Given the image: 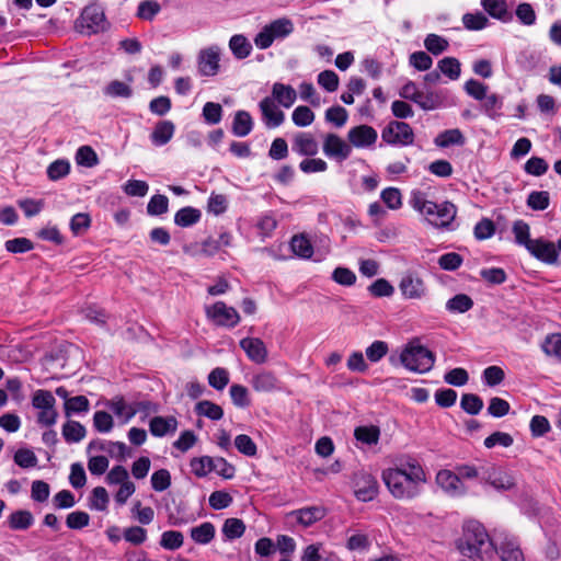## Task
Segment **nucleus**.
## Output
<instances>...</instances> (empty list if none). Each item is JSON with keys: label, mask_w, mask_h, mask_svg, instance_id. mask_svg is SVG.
Returning a JSON list of instances; mask_svg holds the SVG:
<instances>
[{"label": "nucleus", "mask_w": 561, "mask_h": 561, "mask_svg": "<svg viewBox=\"0 0 561 561\" xmlns=\"http://www.w3.org/2000/svg\"><path fill=\"white\" fill-rule=\"evenodd\" d=\"M382 480L389 492L397 499L409 500L417 495L421 467L417 460H401L382 472Z\"/></svg>", "instance_id": "nucleus-1"}, {"label": "nucleus", "mask_w": 561, "mask_h": 561, "mask_svg": "<svg viewBox=\"0 0 561 561\" xmlns=\"http://www.w3.org/2000/svg\"><path fill=\"white\" fill-rule=\"evenodd\" d=\"M457 550L472 561H484L493 557L494 545L485 529L478 520H467L462 534L456 540Z\"/></svg>", "instance_id": "nucleus-2"}, {"label": "nucleus", "mask_w": 561, "mask_h": 561, "mask_svg": "<svg viewBox=\"0 0 561 561\" xmlns=\"http://www.w3.org/2000/svg\"><path fill=\"white\" fill-rule=\"evenodd\" d=\"M56 399L48 390L38 389L32 396V407L38 411L37 423L49 427L57 423Z\"/></svg>", "instance_id": "nucleus-3"}, {"label": "nucleus", "mask_w": 561, "mask_h": 561, "mask_svg": "<svg viewBox=\"0 0 561 561\" xmlns=\"http://www.w3.org/2000/svg\"><path fill=\"white\" fill-rule=\"evenodd\" d=\"M294 24L289 19H277L266 24L254 37V44L259 49L268 48L274 41L282 39L291 34Z\"/></svg>", "instance_id": "nucleus-4"}, {"label": "nucleus", "mask_w": 561, "mask_h": 561, "mask_svg": "<svg viewBox=\"0 0 561 561\" xmlns=\"http://www.w3.org/2000/svg\"><path fill=\"white\" fill-rule=\"evenodd\" d=\"M208 321L217 327L232 329L237 327L241 317L236 308L227 306L224 301H216L204 307Z\"/></svg>", "instance_id": "nucleus-5"}, {"label": "nucleus", "mask_w": 561, "mask_h": 561, "mask_svg": "<svg viewBox=\"0 0 561 561\" xmlns=\"http://www.w3.org/2000/svg\"><path fill=\"white\" fill-rule=\"evenodd\" d=\"M456 207L449 202L436 204L433 202L423 201V214L426 220L434 227L445 228L448 227L456 217Z\"/></svg>", "instance_id": "nucleus-6"}, {"label": "nucleus", "mask_w": 561, "mask_h": 561, "mask_svg": "<svg viewBox=\"0 0 561 561\" xmlns=\"http://www.w3.org/2000/svg\"><path fill=\"white\" fill-rule=\"evenodd\" d=\"M105 27L103 10L95 4L88 5L76 22V28L85 35L98 33Z\"/></svg>", "instance_id": "nucleus-7"}, {"label": "nucleus", "mask_w": 561, "mask_h": 561, "mask_svg": "<svg viewBox=\"0 0 561 561\" xmlns=\"http://www.w3.org/2000/svg\"><path fill=\"white\" fill-rule=\"evenodd\" d=\"M354 495L362 502L373 501L378 493V482L368 472L359 471L353 477Z\"/></svg>", "instance_id": "nucleus-8"}, {"label": "nucleus", "mask_w": 561, "mask_h": 561, "mask_svg": "<svg viewBox=\"0 0 561 561\" xmlns=\"http://www.w3.org/2000/svg\"><path fill=\"white\" fill-rule=\"evenodd\" d=\"M221 49L217 45L208 46L202 49L197 56V67L202 76L214 77L220 70Z\"/></svg>", "instance_id": "nucleus-9"}, {"label": "nucleus", "mask_w": 561, "mask_h": 561, "mask_svg": "<svg viewBox=\"0 0 561 561\" xmlns=\"http://www.w3.org/2000/svg\"><path fill=\"white\" fill-rule=\"evenodd\" d=\"M322 150L328 158L340 162L346 160L352 153L350 142H346L342 137L332 133L323 137Z\"/></svg>", "instance_id": "nucleus-10"}, {"label": "nucleus", "mask_w": 561, "mask_h": 561, "mask_svg": "<svg viewBox=\"0 0 561 561\" xmlns=\"http://www.w3.org/2000/svg\"><path fill=\"white\" fill-rule=\"evenodd\" d=\"M399 359L405 369L417 373L421 364V340L413 337L404 344L399 353Z\"/></svg>", "instance_id": "nucleus-11"}, {"label": "nucleus", "mask_w": 561, "mask_h": 561, "mask_svg": "<svg viewBox=\"0 0 561 561\" xmlns=\"http://www.w3.org/2000/svg\"><path fill=\"white\" fill-rule=\"evenodd\" d=\"M382 139L392 145H409L413 141V133L408 124L391 122L383 129Z\"/></svg>", "instance_id": "nucleus-12"}, {"label": "nucleus", "mask_w": 561, "mask_h": 561, "mask_svg": "<svg viewBox=\"0 0 561 561\" xmlns=\"http://www.w3.org/2000/svg\"><path fill=\"white\" fill-rule=\"evenodd\" d=\"M377 137V131L368 125L352 127L347 133V140L351 147L355 148L370 147L376 142Z\"/></svg>", "instance_id": "nucleus-13"}, {"label": "nucleus", "mask_w": 561, "mask_h": 561, "mask_svg": "<svg viewBox=\"0 0 561 561\" xmlns=\"http://www.w3.org/2000/svg\"><path fill=\"white\" fill-rule=\"evenodd\" d=\"M527 251L543 263L556 264L558 262V251L551 241L541 238L535 239L533 243H529Z\"/></svg>", "instance_id": "nucleus-14"}, {"label": "nucleus", "mask_w": 561, "mask_h": 561, "mask_svg": "<svg viewBox=\"0 0 561 561\" xmlns=\"http://www.w3.org/2000/svg\"><path fill=\"white\" fill-rule=\"evenodd\" d=\"M240 346L250 360L256 364H264L267 360V350L262 340L245 337L240 341Z\"/></svg>", "instance_id": "nucleus-15"}, {"label": "nucleus", "mask_w": 561, "mask_h": 561, "mask_svg": "<svg viewBox=\"0 0 561 561\" xmlns=\"http://www.w3.org/2000/svg\"><path fill=\"white\" fill-rule=\"evenodd\" d=\"M251 386L256 392L270 393L278 391L279 380L274 373L267 370H261L254 374L251 378Z\"/></svg>", "instance_id": "nucleus-16"}, {"label": "nucleus", "mask_w": 561, "mask_h": 561, "mask_svg": "<svg viewBox=\"0 0 561 561\" xmlns=\"http://www.w3.org/2000/svg\"><path fill=\"white\" fill-rule=\"evenodd\" d=\"M484 479L496 490H511L516 484L510 472L496 467L489 468L485 471Z\"/></svg>", "instance_id": "nucleus-17"}, {"label": "nucleus", "mask_w": 561, "mask_h": 561, "mask_svg": "<svg viewBox=\"0 0 561 561\" xmlns=\"http://www.w3.org/2000/svg\"><path fill=\"white\" fill-rule=\"evenodd\" d=\"M260 108L263 119L268 128L278 127L284 122L285 115L275 104L273 99L264 98L260 102Z\"/></svg>", "instance_id": "nucleus-18"}, {"label": "nucleus", "mask_w": 561, "mask_h": 561, "mask_svg": "<svg viewBox=\"0 0 561 561\" xmlns=\"http://www.w3.org/2000/svg\"><path fill=\"white\" fill-rule=\"evenodd\" d=\"M325 516V510L322 506H309L293 511L288 514L289 518L295 519L304 527L311 526Z\"/></svg>", "instance_id": "nucleus-19"}, {"label": "nucleus", "mask_w": 561, "mask_h": 561, "mask_svg": "<svg viewBox=\"0 0 561 561\" xmlns=\"http://www.w3.org/2000/svg\"><path fill=\"white\" fill-rule=\"evenodd\" d=\"M293 150L300 156H316L319 145L316 138L309 133H299L294 137Z\"/></svg>", "instance_id": "nucleus-20"}, {"label": "nucleus", "mask_w": 561, "mask_h": 561, "mask_svg": "<svg viewBox=\"0 0 561 561\" xmlns=\"http://www.w3.org/2000/svg\"><path fill=\"white\" fill-rule=\"evenodd\" d=\"M494 550L501 561H525L519 543L513 538H505Z\"/></svg>", "instance_id": "nucleus-21"}, {"label": "nucleus", "mask_w": 561, "mask_h": 561, "mask_svg": "<svg viewBox=\"0 0 561 561\" xmlns=\"http://www.w3.org/2000/svg\"><path fill=\"white\" fill-rule=\"evenodd\" d=\"M174 131L175 125L171 121H161L150 134V140L157 147L164 146L173 138Z\"/></svg>", "instance_id": "nucleus-22"}, {"label": "nucleus", "mask_w": 561, "mask_h": 561, "mask_svg": "<svg viewBox=\"0 0 561 561\" xmlns=\"http://www.w3.org/2000/svg\"><path fill=\"white\" fill-rule=\"evenodd\" d=\"M272 95L274 101L286 108L293 106L297 99L296 90L291 85L280 82H275L273 84Z\"/></svg>", "instance_id": "nucleus-23"}, {"label": "nucleus", "mask_w": 561, "mask_h": 561, "mask_svg": "<svg viewBox=\"0 0 561 561\" xmlns=\"http://www.w3.org/2000/svg\"><path fill=\"white\" fill-rule=\"evenodd\" d=\"M106 405L122 423L129 422L137 413L136 407L126 402L123 398H114Z\"/></svg>", "instance_id": "nucleus-24"}, {"label": "nucleus", "mask_w": 561, "mask_h": 561, "mask_svg": "<svg viewBox=\"0 0 561 561\" xmlns=\"http://www.w3.org/2000/svg\"><path fill=\"white\" fill-rule=\"evenodd\" d=\"M149 428L153 436L161 437L168 433H174L178 428V421L173 416H154L149 423Z\"/></svg>", "instance_id": "nucleus-25"}, {"label": "nucleus", "mask_w": 561, "mask_h": 561, "mask_svg": "<svg viewBox=\"0 0 561 561\" xmlns=\"http://www.w3.org/2000/svg\"><path fill=\"white\" fill-rule=\"evenodd\" d=\"M290 249L296 256L302 260H309L313 255L311 240L305 233L296 234L291 238Z\"/></svg>", "instance_id": "nucleus-26"}, {"label": "nucleus", "mask_w": 561, "mask_h": 561, "mask_svg": "<svg viewBox=\"0 0 561 561\" xmlns=\"http://www.w3.org/2000/svg\"><path fill=\"white\" fill-rule=\"evenodd\" d=\"M34 524V516L30 511L19 510L8 517V525L12 530H26Z\"/></svg>", "instance_id": "nucleus-27"}, {"label": "nucleus", "mask_w": 561, "mask_h": 561, "mask_svg": "<svg viewBox=\"0 0 561 561\" xmlns=\"http://www.w3.org/2000/svg\"><path fill=\"white\" fill-rule=\"evenodd\" d=\"M436 481L440 488L450 493H459L462 490V483L459 476L449 470H442L436 476Z\"/></svg>", "instance_id": "nucleus-28"}, {"label": "nucleus", "mask_w": 561, "mask_h": 561, "mask_svg": "<svg viewBox=\"0 0 561 561\" xmlns=\"http://www.w3.org/2000/svg\"><path fill=\"white\" fill-rule=\"evenodd\" d=\"M215 534V526L209 522L202 523L201 525L193 527L190 530L192 540L198 545L209 543L214 539Z\"/></svg>", "instance_id": "nucleus-29"}, {"label": "nucleus", "mask_w": 561, "mask_h": 561, "mask_svg": "<svg viewBox=\"0 0 561 561\" xmlns=\"http://www.w3.org/2000/svg\"><path fill=\"white\" fill-rule=\"evenodd\" d=\"M229 49L238 59L247 58L252 51V45L242 34H236L229 39Z\"/></svg>", "instance_id": "nucleus-30"}, {"label": "nucleus", "mask_w": 561, "mask_h": 561, "mask_svg": "<svg viewBox=\"0 0 561 561\" xmlns=\"http://www.w3.org/2000/svg\"><path fill=\"white\" fill-rule=\"evenodd\" d=\"M253 127L251 115L245 111H238L232 123V131L238 137H245Z\"/></svg>", "instance_id": "nucleus-31"}, {"label": "nucleus", "mask_w": 561, "mask_h": 561, "mask_svg": "<svg viewBox=\"0 0 561 561\" xmlns=\"http://www.w3.org/2000/svg\"><path fill=\"white\" fill-rule=\"evenodd\" d=\"M355 438L365 445H376L379 440L380 431L375 425L358 426L354 431Z\"/></svg>", "instance_id": "nucleus-32"}, {"label": "nucleus", "mask_w": 561, "mask_h": 561, "mask_svg": "<svg viewBox=\"0 0 561 561\" xmlns=\"http://www.w3.org/2000/svg\"><path fill=\"white\" fill-rule=\"evenodd\" d=\"M201 211L193 207H183L174 216L175 225L180 227H190L201 219Z\"/></svg>", "instance_id": "nucleus-33"}, {"label": "nucleus", "mask_w": 561, "mask_h": 561, "mask_svg": "<svg viewBox=\"0 0 561 561\" xmlns=\"http://www.w3.org/2000/svg\"><path fill=\"white\" fill-rule=\"evenodd\" d=\"M221 531L227 540H233L244 534L245 525L239 518H228L225 520Z\"/></svg>", "instance_id": "nucleus-34"}, {"label": "nucleus", "mask_w": 561, "mask_h": 561, "mask_svg": "<svg viewBox=\"0 0 561 561\" xmlns=\"http://www.w3.org/2000/svg\"><path fill=\"white\" fill-rule=\"evenodd\" d=\"M463 142L465 137L462 133L457 128L445 130L437 135L435 138L436 146L442 148H446L451 145H462Z\"/></svg>", "instance_id": "nucleus-35"}, {"label": "nucleus", "mask_w": 561, "mask_h": 561, "mask_svg": "<svg viewBox=\"0 0 561 561\" xmlns=\"http://www.w3.org/2000/svg\"><path fill=\"white\" fill-rule=\"evenodd\" d=\"M195 411L198 415L214 421L220 420L224 416L221 407L208 400L198 402L195 407Z\"/></svg>", "instance_id": "nucleus-36"}, {"label": "nucleus", "mask_w": 561, "mask_h": 561, "mask_svg": "<svg viewBox=\"0 0 561 561\" xmlns=\"http://www.w3.org/2000/svg\"><path fill=\"white\" fill-rule=\"evenodd\" d=\"M512 231L515 237V242L519 245L528 249L529 243H533L535 239H530V227L524 220H516L513 224Z\"/></svg>", "instance_id": "nucleus-37"}, {"label": "nucleus", "mask_w": 561, "mask_h": 561, "mask_svg": "<svg viewBox=\"0 0 561 561\" xmlns=\"http://www.w3.org/2000/svg\"><path fill=\"white\" fill-rule=\"evenodd\" d=\"M316 115L306 105L297 106L291 113V121L297 127H308L314 122Z\"/></svg>", "instance_id": "nucleus-38"}, {"label": "nucleus", "mask_w": 561, "mask_h": 561, "mask_svg": "<svg viewBox=\"0 0 561 561\" xmlns=\"http://www.w3.org/2000/svg\"><path fill=\"white\" fill-rule=\"evenodd\" d=\"M420 279L417 274L407 273L400 282V290L408 298H415L419 296Z\"/></svg>", "instance_id": "nucleus-39"}, {"label": "nucleus", "mask_w": 561, "mask_h": 561, "mask_svg": "<svg viewBox=\"0 0 561 561\" xmlns=\"http://www.w3.org/2000/svg\"><path fill=\"white\" fill-rule=\"evenodd\" d=\"M62 435L67 442L78 443L85 436V428L79 422L69 421L62 426Z\"/></svg>", "instance_id": "nucleus-40"}, {"label": "nucleus", "mask_w": 561, "mask_h": 561, "mask_svg": "<svg viewBox=\"0 0 561 561\" xmlns=\"http://www.w3.org/2000/svg\"><path fill=\"white\" fill-rule=\"evenodd\" d=\"M438 69L450 80H457L460 77V62L455 57H445L438 61Z\"/></svg>", "instance_id": "nucleus-41"}, {"label": "nucleus", "mask_w": 561, "mask_h": 561, "mask_svg": "<svg viewBox=\"0 0 561 561\" xmlns=\"http://www.w3.org/2000/svg\"><path fill=\"white\" fill-rule=\"evenodd\" d=\"M211 465H213V458L208 457V456L195 457L190 462L191 471L197 478H204L208 473H210L214 469V467H211Z\"/></svg>", "instance_id": "nucleus-42"}, {"label": "nucleus", "mask_w": 561, "mask_h": 561, "mask_svg": "<svg viewBox=\"0 0 561 561\" xmlns=\"http://www.w3.org/2000/svg\"><path fill=\"white\" fill-rule=\"evenodd\" d=\"M184 536L178 530H167L162 533L160 546L165 550H176L183 546Z\"/></svg>", "instance_id": "nucleus-43"}, {"label": "nucleus", "mask_w": 561, "mask_h": 561, "mask_svg": "<svg viewBox=\"0 0 561 561\" xmlns=\"http://www.w3.org/2000/svg\"><path fill=\"white\" fill-rule=\"evenodd\" d=\"M13 460L19 467L23 469L34 468L38 462L35 453L30 448L18 449L13 456Z\"/></svg>", "instance_id": "nucleus-44"}, {"label": "nucleus", "mask_w": 561, "mask_h": 561, "mask_svg": "<svg viewBox=\"0 0 561 561\" xmlns=\"http://www.w3.org/2000/svg\"><path fill=\"white\" fill-rule=\"evenodd\" d=\"M448 96V91H427L423 95V110H434L445 104Z\"/></svg>", "instance_id": "nucleus-45"}, {"label": "nucleus", "mask_w": 561, "mask_h": 561, "mask_svg": "<svg viewBox=\"0 0 561 561\" xmlns=\"http://www.w3.org/2000/svg\"><path fill=\"white\" fill-rule=\"evenodd\" d=\"M76 162L79 165L92 168L99 163V158L91 147L82 146L77 150Z\"/></svg>", "instance_id": "nucleus-46"}, {"label": "nucleus", "mask_w": 561, "mask_h": 561, "mask_svg": "<svg viewBox=\"0 0 561 561\" xmlns=\"http://www.w3.org/2000/svg\"><path fill=\"white\" fill-rule=\"evenodd\" d=\"M424 45L433 55H440L449 47L448 41L436 34H428L424 39Z\"/></svg>", "instance_id": "nucleus-47"}, {"label": "nucleus", "mask_w": 561, "mask_h": 561, "mask_svg": "<svg viewBox=\"0 0 561 561\" xmlns=\"http://www.w3.org/2000/svg\"><path fill=\"white\" fill-rule=\"evenodd\" d=\"M70 172V163L68 160L58 159L51 162L47 168V176L51 181H57L67 176Z\"/></svg>", "instance_id": "nucleus-48"}, {"label": "nucleus", "mask_w": 561, "mask_h": 561, "mask_svg": "<svg viewBox=\"0 0 561 561\" xmlns=\"http://www.w3.org/2000/svg\"><path fill=\"white\" fill-rule=\"evenodd\" d=\"M104 94L110 98H129L131 88L126 82L114 80L104 88Z\"/></svg>", "instance_id": "nucleus-49"}, {"label": "nucleus", "mask_w": 561, "mask_h": 561, "mask_svg": "<svg viewBox=\"0 0 561 561\" xmlns=\"http://www.w3.org/2000/svg\"><path fill=\"white\" fill-rule=\"evenodd\" d=\"M91 226V217L87 213H78L70 219V230L75 236L84 233Z\"/></svg>", "instance_id": "nucleus-50"}, {"label": "nucleus", "mask_w": 561, "mask_h": 561, "mask_svg": "<svg viewBox=\"0 0 561 561\" xmlns=\"http://www.w3.org/2000/svg\"><path fill=\"white\" fill-rule=\"evenodd\" d=\"M472 306V299L465 294L456 295L455 297L449 299L446 305L449 311L459 313L468 311L469 309H471Z\"/></svg>", "instance_id": "nucleus-51"}, {"label": "nucleus", "mask_w": 561, "mask_h": 561, "mask_svg": "<svg viewBox=\"0 0 561 561\" xmlns=\"http://www.w3.org/2000/svg\"><path fill=\"white\" fill-rule=\"evenodd\" d=\"M370 547L368 535L364 533H355L351 535L346 541V548L351 551L365 552Z\"/></svg>", "instance_id": "nucleus-52"}, {"label": "nucleus", "mask_w": 561, "mask_h": 561, "mask_svg": "<svg viewBox=\"0 0 561 561\" xmlns=\"http://www.w3.org/2000/svg\"><path fill=\"white\" fill-rule=\"evenodd\" d=\"M161 5L154 0H146L139 3L137 16L141 20L151 21L160 12Z\"/></svg>", "instance_id": "nucleus-53"}, {"label": "nucleus", "mask_w": 561, "mask_h": 561, "mask_svg": "<svg viewBox=\"0 0 561 561\" xmlns=\"http://www.w3.org/2000/svg\"><path fill=\"white\" fill-rule=\"evenodd\" d=\"M229 382V373L227 369L217 367L208 375V383L216 390H222Z\"/></svg>", "instance_id": "nucleus-54"}, {"label": "nucleus", "mask_w": 561, "mask_h": 561, "mask_svg": "<svg viewBox=\"0 0 561 561\" xmlns=\"http://www.w3.org/2000/svg\"><path fill=\"white\" fill-rule=\"evenodd\" d=\"M234 446L239 453L248 457H253L257 453L255 443L245 434H240L234 438Z\"/></svg>", "instance_id": "nucleus-55"}, {"label": "nucleus", "mask_w": 561, "mask_h": 561, "mask_svg": "<svg viewBox=\"0 0 561 561\" xmlns=\"http://www.w3.org/2000/svg\"><path fill=\"white\" fill-rule=\"evenodd\" d=\"M89 400L84 396H77L67 399L65 402V413L67 416L72 413L87 412L89 410Z\"/></svg>", "instance_id": "nucleus-56"}, {"label": "nucleus", "mask_w": 561, "mask_h": 561, "mask_svg": "<svg viewBox=\"0 0 561 561\" xmlns=\"http://www.w3.org/2000/svg\"><path fill=\"white\" fill-rule=\"evenodd\" d=\"M389 351V346L385 341H375L373 342L365 351L367 358L371 363L379 362L382 357L387 355Z\"/></svg>", "instance_id": "nucleus-57"}, {"label": "nucleus", "mask_w": 561, "mask_h": 561, "mask_svg": "<svg viewBox=\"0 0 561 561\" xmlns=\"http://www.w3.org/2000/svg\"><path fill=\"white\" fill-rule=\"evenodd\" d=\"M542 351L548 356H553L561 360V334H551L547 336L542 344Z\"/></svg>", "instance_id": "nucleus-58"}, {"label": "nucleus", "mask_w": 561, "mask_h": 561, "mask_svg": "<svg viewBox=\"0 0 561 561\" xmlns=\"http://www.w3.org/2000/svg\"><path fill=\"white\" fill-rule=\"evenodd\" d=\"M93 425L100 433H108L114 426L113 417L105 411H96L93 415Z\"/></svg>", "instance_id": "nucleus-59"}, {"label": "nucleus", "mask_w": 561, "mask_h": 561, "mask_svg": "<svg viewBox=\"0 0 561 561\" xmlns=\"http://www.w3.org/2000/svg\"><path fill=\"white\" fill-rule=\"evenodd\" d=\"M549 193L546 191L531 192L527 198V205L534 210H545L549 206Z\"/></svg>", "instance_id": "nucleus-60"}, {"label": "nucleus", "mask_w": 561, "mask_h": 561, "mask_svg": "<svg viewBox=\"0 0 561 561\" xmlns=\"http://www.w3.org/2000/svg\"><path fill=\"white\" fill-rule=\"evenodd\" d=\"M230 397L233 404L238 408H247L250 405L249 392L244 386L232 385L230 387Z\"/></svg>", "instance_id": "nucleus-61"}, {"label": "nucleus", "mask_w": 561, "mask_h": 561, "mask_svg": "<svg viewBox=\"0 0 561 561\" xmlns=\"http://www.w3.org/2000/svg\"><path fill=\"white\" fill-rule=\"evenodd\" d=\"M444 380L450 386L462 387L468 382L469 375L465 368L458 367L446 373Z\"/></svg>", "instance_id": "nucleus-62"}, {"label": "nucleus", "mask_w": 561, "mask_h": 561, "mask_svg": "<svg viewBox=\"0 0 561 561\" xmlns=\"http://www.w3.org/2000/svg\"><path fill=\"white\" fill-rule=\"evenodd\" d=\"M460 405L467 413L476 415L482 410L483 401L477 394L466 393L461 398Z\"/></svg>", "instance_id": "nucleus-63"}, {"label": "nucleus", "mask_w": 561, "mask_h": 561, "mask_svg": "<svg viewBox=\"0 0 561 561\" xmlns=\"http://www.w3.org/2000/svg\"><path fill=\"white\" fill-rule=\"evenodd\" d=\"M330 550H325L320 542L307 546L301 553V561H321L323 554H328Z\"/></svg>", "instance_id": "nucleus-64"}]
</instances>
